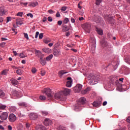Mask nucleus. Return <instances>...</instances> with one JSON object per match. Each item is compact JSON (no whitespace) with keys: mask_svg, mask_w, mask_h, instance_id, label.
Returning a JSON list of instances; mask_svg holds the SVG:
<instances>
[{"mask_svg":"<svg viewBox=\"0 0 130 130\" xmlns=\"http://www.w3.org/2000/svg\"><path fill=\"white\" fill-rule=\"evenodd\" d=\"M101 43L102 44L103 46H106V45H107V42L104 41L101 42Z\"/></svg>","mask_w":130,"mask_h":130,"instance_id":"ea45409f","label":"nucleus"},{"mask_svg":"<svg viewBox=\"0 0 130 130\" xmlns=\"http://www.w3.org/2000/svg\"><path fill=\"white\" fill-rule=\"evenodd\" d=\"M53 54L54 56H59L60 55V50L59 49H55L53 51Z\"/></svg>","mask_w":130,"mask_h":130,"instance_id":"f3484780","label":"nucleus"},{"mask_svg":"<svg viewBox=\"0 0 130 130\" xmlns=\"http://www.w3.org/2000/svg\"><path fill=\"white\" fill-rule=\"evenodd\" d=\"M39 39H42V38H43V33H41L39 34Z\"/></svg>","mask_w":130,"mask_h":130,"instance_id":"de8ad7c7","label":"nucleus"},{"mask_svg":"<svg viewBox=\"0 0 130 130\" xmlns=\"http://www.w3.org/2000/svg\"><path fill=\"white\" fill-rule=\"evenodd\" d=\"M58 130H66V129H64V127H63V126H60L58 128Z\"/></svg>","mask_w":130,"mask_h":130,"instance_id":"3c124183","label":"nucleus"},{"mask_svg":"<svg viewBox=\"0 0 130 130\" xmlns=\"http://www.w3.org/2000/svg\"><path fill=\"white\" fill-rule=\"evenodd\" d=\"M87 79L89 81V85L93 86V85H95V84H97V83L100 81V76L90 74H89Z\"/></svg>","mask_w":130,"mask_h":130,"instance_id":"f257e3e1","label":"nucleus"},{"mask_svg":"<svg viewBox=\"0 0 130 130\" xmlns=\"http://www.w3.org/2000/svg\"><path fill=\"white\" fill-rule=\"evenodd\" d=\"M29 117L31 120H35L38 118V115L35 113H31L29 114Z\"/></svg>","mask_w":130,"mask_h":130,"instance_id":"6e6552de","label":"nucleus"},{"mask_svg":"<svg viewBox=\"0 0 130 130\" xmlns=\"http://www.w3.org/2000/svg\"><path fill=\"white\" fill-rule=\"evenodd\" d=\"M68 22H70V19H69V18L66 17L63 21V24H68Z\"/></svg>","mask_w":130,"mask_h":130,"instance_id":"2f4dec72","label":"nucleus"},{"mask_svg":"<svg viewBox=\"0 0 130 130\" xmlns=\"http://www.w3.org/2000/svg\"><path fill=\"white\" fill-rule=\"evenodd\" d=\"M95 30L98 32V34L99 35H103V30L101 28L96 27Z\"/></svg>","mask_w":130,"mask_h":130,"instance_id":"412c9836","label":"nucleus"},{"mask_svg":"<svg viewBox=\"0 0 130 130\" xmlns=\"http://www.w3.org/2000/svg\"><path fill=\"white\" fill-rule=\"evenodd\" d=\"M45 74H46V72H45V71H41V76H45Z\"/></svg>","mask_w":130,"mask_h":130,"instance_id":"09e8293b","label":"nucleus"},{"mask_svg":"<svg viewBox=\"0 0 130 130\" xmlns=\"http://www.w3.org/2000/svg\"><path fill=\"white\" fill-rule=\"evenodd\" d=\"M39 130H46V128H45V126L42 125H40L39 126Z\"/></svg>","mask_w":130,"mask_h":130,"instance_id":"473e14b6","label":"nucleus"},{"mask_svg":"<svg viewBox=\"0 0 130 130\" xmlns=\"http://www.w3.org/2000/svg\"><path fill=\"white\" fill-rule=\"evenodd\" d=\"M11 21V17H7V23H9V21Z\"/></svg>","mask_w":130,"mask_h":130,"instance_id":"13d9d810","label":"nucleus"},{"mask_svg":"<svg viewBox=\"0 0 130 130\" xmlns=\"http://www.w3.org/2000/svg\"><path fill=\"white\" fill-rule=\"evenodd\" d=\"M47 20L49 22H52V17H48Z\"/></svg>","mask_w":130,"mask_h":130,"instance_id":"603ef678","label":"nucleus"},{"mask_svg":"<svg viewBox=\"0 0 130 130\" xmlns=\"http://www.w3.org/2000/svg\"><path fill=\"white\" fill-rule=\"evenodd\" d=\"M5 45H6V43L5 42L2 43V44H0V46H1V47H4Z\"/></svg>","mask_w":130,"mask_h":130,"instance_id":"052dcab7","label":"nucleus"},{"mask_svg":"<svg viewBox=\"0 0 130 130\" xmlns=\"http://www.w3.org/2000/svg\"><path fill=\"white\" fill-rule=\"evenodd\" d=\"M69 30H70V28L68 25H64L63 26V31L64 32H67V31H69Z\"/></svg>","mask_w":130,"mask_h":130,"instance_id":"c756f323","label":"nucleus"},{"mask_svg":"<svg viewBox=\"0 0 130 130\" xmlns=\"http://www.w3.org/2000/svg\"><path fill=\"white\" fill-rule=\"evenodd\" d=\"M79 103H81V104H85V103H86V98H81L79 99Z\"/></svg>","mask_w":130,"mask_h":130,"instance_id":"5701e85b","label":"nucleus"},{"mask_svg":"<svg viewBox=\"0 0 130 130\" xmlns=\"http://www.w3.org/2000/svg\"><path fill=\"white\" fill-rule=\"evenodd\" d=\"M22 73H23V72L20 69H19L16 71V73H17L18 75H21L22 74Z\"/></svg>","mask_w":130,"mask_h":130,"instance_id":"37998d69","label":"nucleus"},{"mask_svg":"<svg viewBox=\"0 0 130 130\" xmlns=\"http://www.w3.org/2000/svg\"><path fill=\"white\" fill-rule=\"evenodd\" d=\"M23 34L24 35L25 38H26V39H27V40H29V37L28 36V34L24 33Z\"/></svg>","mask_w":130,"mask_h":130,"instance_id":"a18cd8bd","label":"nucleus"},{"mask_svg":"<svg viewBox=\"0 0 130 130\" xmlns=\"http://www.w3.org/2000/svg\"><path fill=\"white\" fill-rule=\"evenodd\" d=\"M21 5H22V6H27V5H28V3H23V2H22L21 3Z\"/></svg>","mask_w":130,"mask_h":130,"instance_id":"69168bd1","label":"nucleus"},{"mask_svg":"<svg viewBox=\"0 0 130 130\" xmlns=\"http://www.w3.org/2000/svg\"><path fill=\"white\" fill-rule=\"evenodd\" d=\"M8 74V71L7 70H4L1 72V75H4V76H6Z\"/></svg>","mask_w":130,"mask_h":130,"instance_id":"c9c22d12","label":"nucleus"},{"mask_svg":"<svg viewBox=\"0 0 130 130\" xmlns=\"http://www.w3.org/2000/svg\"><path fill=\"white\" fill-rule=\"evenodd\" d=\"M67 80H68L67 82V84L66 86L67 87H68V88H70L71 87H72V78L71 77H68L67 78Z\"/></svg>","mask_w":130,"mask_h":130,"instance_id":"dca6fc26","label":"nucleus"},{"mask_svg":"<svg viewBox=\"0 0 130 130\" xmlns=\"http://www.w3.org/2000/svg\"><path fill=\"white\" fill-rule=\"evenodd\" d=\"M67 7H63L61 9V12H64L67 10Z\"/></svg>","mask_w":130,"mask_h":130,"instance_id":"8fccbe9b","label":"nucleus"},{"mask_svg":"<svg viewBox=\"0 0 130 130\" xmlns=\"http://www.w3.org/2000/svg\"><path fill=\"white\" fill-rule=\"evenodd\" d=\"M8 115H9V113H8V112H3L0 115V118L2 120H6L8 118Z\"/></svg>","mask_w":130,"mask_h":130,"instance_id":"0eeeda50","label":"nucleus"},{"mask_svg":"<svg viewBox=\"0 0 130 130\" xmlns=\"http://www.w3.org/2000/svg\"><path fill=\"white\" fill-rule=\"evenodd\" d=\"M8 119L10 122H15V120H17V117L14 114H11L8 117Z\"/></svg>","mask_w":130,"mask_h":130,"instance_id":"39448f33","label":"nucleus"},{"mask_svg":"<svg viewBox=\"0 0 130 130\" xmlns=\"http://www.w3.org/2000/svg\"><path fill=\"white\" fill-rule=\"evenodd\" d=\"M44 42H45V43H49V42H50V40H44Z\"/></svg>","mask_w":130,"mask_h":130,"instance_id":"e2e57ef3","label":"nucleus"},{"mask_svg":"<svg viewBox=\"0 0 130 130\" xmlns=\"http://www.w3.org/2000/svg\"><path fill=\"white\" fill-rule=\"evenodd\" d=\"M10 81L11 82V84L14 86L19 85V82L17 80H16L13 78H10Z\"/></svg>","mask_w":130,"mask_h":130,"instance_id":"4468645a","label":"nucleus"},{"mask_svg":"<svg viewBox=\"0 0 130 130\" xmlns=\"http://www.w3.org/2000/svg\"><path fill=\"white\" fill-rule=\"evenodd\" d=\"M57 24L59 25V26H60L61 25V24H62V21L61 20H59L57 22Z\"/></svg>","mask_w":130,"mask_h":130,"instance_id":"6e6d98bb","label":"nucleus"},{"mask_svg":"<svg viewBox=\"0 0 130 130\" xmlns=\"http://www.w3.org/2000/svg\"><path fill=\"white\" fill-rule=\"evenodd\" d=\"M43 93L46 94L49 99L52 98V95H51V89L49 88H45L43 90Z\"/></svg>","mask_w":130,"mask_h":130,"instance_id":"7ed1b4c3","label":"nucleus"},{"mask_svg":"<svg viewBox=\"0 0 130 130\" xmlns=\"http://www.w3.org/2000/svg\"><path fill=\"white\" fill-rule=\"evenodd\" d=\"M8 128L9 130H12L13 129V127H12V126H11V125H9L8 126Z\"/></svg>","mask_w":130,"mask_h":130,"instance_id":"680f3d73","label":"nucleus"},{"mask_svg":"<svg viewBox=\"0 0 130 130\" xmlns=\"http://www.w3.org/2000/svg\"><path fill=\"white\" fill-rule=\"evenodd\" d=\"M19 106H23V107H27L28 106V104L26 103H18Z\"/></svg>","mask_w":130,"mask_h":130,"instance_id":"cd10ccee","label":"nucleus"},{"mask_svg":"<svg viewBox=\"0 0 130 130\" xmlns=\"http://www.w3.org/2000/svg\"><path fill=\"white\" fill-rule=\"evenodd\" d=\"M126 121L127 122H129V123H130V116L127 118Z\"/></svg>","mask_w":130,"mask_h":130,"instance_id":"774afa93","label":"nucleus"},{"mask_svg":"<svg viewBox=\"0 0 130 130\" xmlns=\"http://www.w3.org/2000/svg\"><path fill=\"white\" fill-rule=\"evenodd\" d=\"M19 57L21 58H24V57H26V55H25L23 53H21L19 54Z\"/></svg>","mask_w":130,"mask_h":130,"instance_id":"58836bf2","label":"nucleus"},{"mask_svg":"<svg viewBox=\"0 0 130 130\" xmlns=\"http://www.w3.org/2000/svg\"><path fill=\"white\" fill-rule=\"evenodd\" d=\"M84 29L87 33H89L91 31V24L86 23L84 24Z\"/></svg>","mask_w":130,"mask_h":130,"instance_id":"9d476101","label":"nucleus"},{"mask_svg":"<svg viewBox=\"0 0 130 130\" xmlns=\"http://www.w3.org/2000/svg\"><path fill=\"white\" fill-rule=\"evenodd\" d=\"M19 0H10V3L12 4L13 6H15L17 4V2Z\"/></svg>","mask_w":130,"mask_h":130,"instance_id":"72a5a7b5","label":"nucleus"},{"mask_svg":"<svg viewBox=\"0 0 130 130\" xmlns=\"http://www.w3.org/2000/svg\"><path fill=\"white\" fill-rule=\"evenodd\" d=\"M9 111H10V112H15V111H16V110H17V107L12 106H10L9 108Z\"/></svg>","mask_w":130,"mask_h":130,"instance_id":"6ab92c4d","label":"nucleus"},{"mask_svg":"<svg viewBox=\"0 0 130 130\" xmlns=\"http://www.w3.org/2000/svg\"><path fill=\"white\" fill-rule=\"evenodd\" d=\"M54 97L56 98V99H59L61 101H66V100H67V98H66V96L63 95L62 91L55 93Z\"/></svg>","mask_w":130,"mask_h":130,"instance_id":"f03ea898","label":"nucleus"},{"mask_svg":"<svg viewBox=\"0 0 130 130\" xmlns=\"http://www.w3.org/2000/svg\"><path fill=\"white\" fill-rule=\"evenodd\" d=\"M64 74H68V72H66L64 70H61L58 72V76L60 78H61Z\"/></svg>","mask_w":130,"mask_h":130,"instance_id":"a211bd4d","label":"nucleus"},{"mask_svg":"<svg viewBox=\"0 0 130 130\" xmlns=\"http://www.w3.org/2000/svg\"><path fill=\"white\" fill-rule=\"evenodd\" d=\"M47 20V17H44V18L43 19V22H46Z\"/></svg>","mask_w":130,"mask_h":130,"instance_id":"0e129e2a","label":"nucleus"},{"mask_svg":"<svg viewBox=\"0 0 130 130\" xmlns=\"http://www.w3.org/2000/svg\"><path fill=\"white\" fill-rule=\"evenodd\" d=\"M43 50L45 53H51V50L48 48H44Z\"/></svg>","mask_w":130,"mask_h":130,"instance_id":"aec40b11","label":"nucleus"},{"mask_svg":"<svg viewBox=\"0 0 130 130\" xmlns=\"http://www.w3.org/2000/svg\"><path fill=\"white\" fill-rule=\"evenodd\" d=\"M52 57H53V55H52V54L49 55V56L46 57V60H47V61H49V60H51Z\"/></svg>","mask_w":130,"mask_h":130,"instance_id":"c85d7f7f","label":"nucleus"},{"mask_svg":"<svg viewBox=\"0 0 130 130\" xmlns=\"http://www.w3.org/2000/svg\"><path fill=\"white\" fill-rule=\"evenodd\" d=\"M95 47H96L95 46H93L92 47H91V51H92V53H94Z\"/></svg>","mask_w":130,"mask_h":130,"instance_id":"49530a36","label":"nucleus"},{"mask_svg":"<svg viewBox=\"0 0 130 130\" xmlns=\"http://www.w3.org/2000/svg\"><path fill=\"white\" fill-rule=\"evenodd\" d=\"M102 103V99H100V101H96L93 103L92 105L94 107H100L101 106V104Z\"/></svg>","mask_w":130,"mask_h":130,"instance_id":"1a4fd4ad","label":"nucleus"},{"mask_svg":"<svg viewBox=\"0 0 130 130\" xmlns=\"http://www.w3.org/2000/svg\"><path fill=\"white\" fill-rule=\"evenodd\" d=\"M4 14H5V8L3 7H0V17H2V16H4Z\"/></svg>","mask_w":130,"mask_h":130,"instance_id":"4be33fe9","label":"nucleus"},{"mask_svg":"<svg viewBox=\"0 0 130 130\" xmlns=\"http://www.w3.org/2000/svg\"><path fill=\"white\" fill-rule=\"evenodd\" d=\"M90 88L87 87L84 90L82 91V94H83V95H85V94H87V93H88V92H89V91H90Z\"/></svg>","mask_w":130,"mask_h":130,"instance_id":"a878e982","label":"nucleus"},{"mask_svg":"<svg viewBox=\"0 0 130 130\" xmlns=\"http://www.w3.org/2000/svg\"><path fill=\"white\" fill-rule=\"evenodd\" d=\"M6 96V93L4 92L3 90L0 89V97H5Z\"/></svg>","mask_w":130,"mask_h":130,"instance_id":"7c9ffc66","label":"nucleus"},{"mask_svg":"<svg viewBox=\"0 0 130 130\" xmlns=\"http://www.w3.org/2000/svg\"><path fill=\"white\" fill-rule=\"evenodd\" d=\"M92 20L94 22L96 23V24H99V23H101L102 22V18L100 17L99 16H94Z\"/></svg>","mask_w":130,"mask_h":130,"instance_id":"20e7f679","label":"nucleus"},{"mask_svg":"<svg viewBox=\"0 0 130 130\" xmlns=\"http://www.w3.org/2000/svg\"><path fill=\"white\" fill-rule=\"evenodd\" d=\"M42 114L44 116H46V115H48V112H47V111H42Z\"/></svg>","mask_w":130,"mask_h":130,"instance_id":"e433bc0d","label":"nucleus"},{"mask_svg":"<svg viewBox=\"0 0 130 130\" xmlns=\"http://www.w3.org/2000/svg\"><path fill=\"white\" fill-rule=\"evenodd\" d=\"M44 124L46 126L51 125V124H52V121H51V120L49 119V118H46L44 121Z\"/></svg>","mask_w":130,"mask_h":130,"instance_id":"ddd939ff","label":"nucleus"},{"mask_svg":"<svg viewBox=\"0 0 130 130\" xmlns=\"http://www.w3.org/2000/svg\"><path fill=\"white\" fill-rule=\"evenodd\" d=\"M101 2H102V0H96L95 4L96 6H99L101 4Z\"/></svg>","mask_w":130,"mask_h":130,"instance_id":"a19ab883","label":"nucleus"},{"mask_svg":"<svg viewBox=\"0 0 130 130\" xmlns=\"http://www.w3.org/2000/svg\"><path fill=\"white\" fill-rule=\"evenodd\" d=\"M36 55L40 59H42V58H43L44 57V54H42V53L39 51L36 50Z\"/></svg>","mask_w":130,"mask_h":130,"instance_id":"f8f14e48","label":"nucleus"},{"mask_svg":"<svg viewBox=\"0 0 130 130\" xmlns=\"http://www.w3.org/2000/svg\"><path fill=\"white\" fill-rule=\"evenodd\" d=\"M27 17H30V18H33V14L31 13H28L26 14Z\"/></svg>","mask_w":130,"mask_h":130,"instance_id":"5fc2aeb1","label":"nucleus"},{"mask_svg":"<svg viewBox=\"0 0 130 130\" xmlns=\"http://www.w3.org/2000/svg\"><path fill=\"white\" fill-rule=\"evenodd\" d=\"M6 108H7V106H6V105L0 106V109H1L2 110H5V109H6Z\"/></svg>","mask_w":130,"mask_h":130,"instance_id":"4c0bfd02","label":"nucleus"},{"mask_svg":"<svg viewBox=\"0 0 130 130\" xmlns=\"http://www.w3.org/2000/svg\"><path fill=\"white\" fill-rule=\"evenodd\" d=\"M39 35V31H37L36 32L35 38H38Z\"/></svg>","mask_w":130,"mask_h":130,"instance_id":"4d7b16f0","label":"nucleus"},{"mask_svg":"<svg viewBox=\"0 0 130 130\" xmlns=\"http://www.w3.org/2000/svg\"><path fill=\"white\" fill-rule=\"evenodd\" d=\"M82 88H83V86L81 84H77L75 87L73 88V91L75 93H78L82 90Z\"/></svg>","mask_w":130,"mask_h":130,"instance_id":"423d86ee","label":"nucleus"},{"mask_svg":"<svg viewBox=\"0 0 130 130\" xmlns=\"http://www.w3.org/2000/svg\"><path fill=\"white\" fill-rule=\"evenodd\" d=\"M36 72H37V69H36V68H32L31 72L32 73V74H35Z\"/></svg>","mask_w":130,"mask_h":130,"instance_id":"79ce46f5","label":"nucleus"},{"mask_svg":"<svg viewBox=\"0 0 130 130\" xmlns=\"http://www.w3.org/2000/svg\"><path fill=\"white\" fill-rule=\"evenodd\" d=\"M56 17L57 18H59V17H60V14L59 13V12H57L56 14Z\"/></svg>","mask_w":130,"mask_h":130,"instance_id":"864d4df0","label":"nucleus"},{"mask_svg":"<svg viewBox=\"0 0 130 130\" xmlns=\"http://www.w3.org/2000/svg\"><path fill=\"white\" fill-rule=\"evenodd\" d=\"M48 13L49 14H53V13H54V11H53V10H48Z\"/></svg>","mask_w":130,"mask_h":130,"instance_id":"bf43d9fd","label":"nucleus"},{"mask_svg":"<svg viewBox=\"0 0 130 130\" xmlns=\"http://www.w3.org/2000/svg\"><path fill=\"white\" fill-rule=\"evenodd\" d=\"M16 16H19V17H22L23 16V12H18Z\"/></svg>","mask_w":130,"mask_h":130,"instance_id":"c03bdc74","label":"nucleus"},{"mask_svg":"<svg viewBox=\"0 0 130 130\" xmlns=\"http://www.w3.org/2000/svg\"><path fill=\"white\" fill-rule=\"evenodd\" d=\"M71 90L69 89V88H64L62 92V94L63 95H64V96H65V97H66V96H67V95H69V94H70V93H71Z\"/></svg>","mask_w":130,"mask_h":130,"instance_id":"2eb2a0df","label":"nucleus"},{"mask_svg":"<svg viewBox=\"0 0 130 130\" xmlns=\"http://www.w3.org/2000/svg\"><path fill=\"white\" fill-rule=\"evenodd\" d=\"M40 62L43 66H45V64H46V60H45V58L40 59Z\"/></svg>","mask_w":130,"mask_h":130,"instance_id":"393cba45","label":"nucleus"},{"mask_svg":"<svg viewBox=\"0 0 130 130\" xmlns=\"http://www.w3.org/2000/svg\"><path fill=\"white\" fill-rule=\"evenodd\" d=\"M38 3H37V2H31V3L29 4V6L30 7H36V6H38Z\"/></svg>","mask_w":130,"mask_h":130,"instance_id":"bb28decb","label":"nucleus"},{"mask_svg":"<svg viewBox=\"0 0 130 130\" xmlns=\"http://www.w3.org/2000/svg\"><path fill=\"white\" fill-rule=\"evenodd\" d=\"M40 100H42V101L46 100V96H45L43 95H40Z\"/></svg>","mask_w":130,"mask_h":130,"instance_id":"f704fd0d","label":"nucleus"},{"mask_svg":"<svg viewBox=\"0 0 130 130\" xmlns=\"http://www.w3.org/2000/svg\"><path fill=\"white\" fill-rule=\"evenodd\" d=\"M16 22L17 25H23V24H24V23L23 22V21H22L21 19H16Z\"/></svg>","mask_w":130,"mask_h":130,"instance_id":"b1692460","label":"nucleus"},{"mask_svg":"<svg viewBox=\"0 0 130 130\" xmlns=\"http://www.w3.org/2000/svg\"><path fill=\"white\" fill-rule=\"evenodd\" d=\"M69 35H71V33L70 32V31L67 32H66V36H67V37H69Z\"/></svg>","mask_w":130,"mask_h":130,"instance_id":"338daca9","label":"nucleus"},{"mask_svg":"<svg viewBox=\"0 0 130 130\" xmlns=\"http://www.w3.org/2000/svg\"><path fill=\"white\" fill-rule=\"evenodd\" d=\"M104 18L107 22L108 23H110V22H112V17H111V15H104Z\"/></svg>","mask_w":130,"mask_h":130,"instance_id":"9b49d317","label":"nucleus"}]
</instances>
